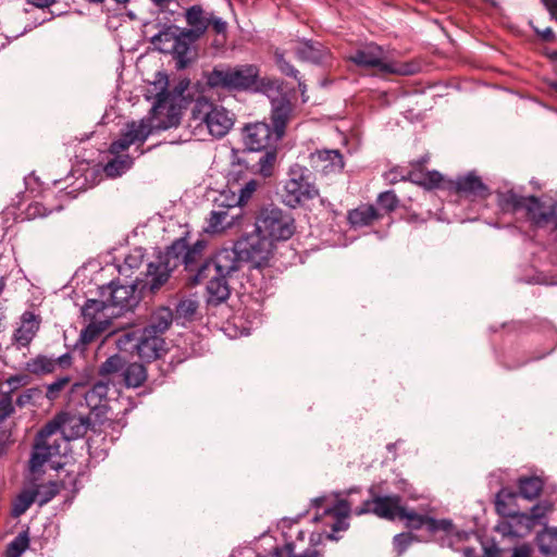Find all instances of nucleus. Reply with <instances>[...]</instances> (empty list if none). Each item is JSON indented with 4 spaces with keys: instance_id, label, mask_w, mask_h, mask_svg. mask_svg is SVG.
Masks as SVG:
<instances>
[{
    "instance_id": "nucleus-1",
    "label": "nucleus",
    "mask_w": 557,
    "mask_h": 557,
    "mask_svg": "<svg viewBox=\"0 0 557 557\" xmlns=\"http://www.w3.org/2000/svg\"><path fill=\"white\" fill-rule=\"evenodd\" d=\"M91 426V419L83 414L61 412L49 421L37 434L29 467L33 472L45 462L69 451V442L86 434Z\"/></svg>"
},
{
    "instance_id": "nucleus-2",
    "label": "nucleus",
    "mask_w": 557,
    "mask_h": 557,
    "mask_svg": "<svg viewBox=\"0 0 557 557\" xmlns=\"http://www.w3.org/2000/svg\"><path fill=\"white\" fill-rule=\"evenodd\" d=\"M205 247V240L198 239L190 245L185 237L176 239L164 253H160L147 264L146 285H149L151 290L159 289L180 264L194 276L207 261L203 260Z\"/></svg>"
},
{
    "instance_id": "nucleus-3",
    "label": "nucleus",
    "mask_w": 557,
    "mask_h": 557,
    "mask_svg": "<svg viewBox=\"0 0 557 557\" xmlns=\"http://www.w3.org/2000/svg\"><path fill=\"white\" fill-rule=\"evenodd\" d=\"M153 85L157 95L149 116L127 123L123 131L134 145L144 144L153 131H165L180 123L178 109L169 102L168 76L158 73Z\"/></svg>"
},
{
    "instance_id": "nucleus-4",
    "label": "nucleus",
    "mask_w": 557,
    "mask_h": 557,
    "mask_svg": "<svg viewBox=\"0 0 557 557\" xmlns=\"http://www.w3.org/2000/svg\"><path fill=\"white\" fill-rule=\"evenodd\" d=\"M274 244L256 228L237 240L232 248L218 251V265L223 270H242L247 263L256 268L264 265L272 256Z\"/></svg>"
},
{
    "instance_id": "nucleus-5",
    "label": "nucleus",
    "mask_w": 557,
    "mask_h": 557,
    "mask_svg": "<svg viewBox=\"0 0 557 557\" xmlns=\"http://www.w3.org/2000/svg\"><path fill=\"white\" fill-rule=\"evenodd\" d=\"M518 495L506 488L500 490L496 495V509L505 517L511 519L510 522L502 523L498 530L505 535L522 536L530 532L536 524L544 523L547 513L552 511L553 505L547 500L537 503L531 508L530 512H521L512 508L507 500H512Z\"/></svg>"
},
{
    "instance_id": "nucleus-6",
    "label": "nucleus",
    "mask_w": 557,
    "mask_h": 557,
    "mask_svg": "<svg viewBox=\"0 0 557 557\" xmlns=\"http://www.w3.org/2000/svg\"><path fill=\"white\" fill-rule=\"evenodd\" d=\"M498 202L503 210L518 212L524 210L527 216L536 226H544L555 221L557 228V200L548 198L523 197L513 190L498 194Z\"/></svg>"
},
{
    "instance_id": "nucleus-7",
    "label": "nucleus",
    "mask_w": 557,
    "mask_h": 557,
    "mask_svg": "<svg viewBox=\"0 0 557 557\" xmlns=\"http://www.w3.org/2000/svg\"><path fill=\"white\" fill-rule=\"evenodd\" d=\"M234 114L224 107L200 97L190 112V121L196 128L203 127L215 138L224 137L234 125Z\"/></svg>"
},
{
    "instance_id": "nucleus-8",
    "label": "nucleus",
    "mask_w": 557,
    "mask_h": 557,
    "mask_svg": "<svg viewBox=\"0 0 557 557\" xmlns=\"http://www.w3.org/2000/svg\"><path fill=\"white\" fill-rule=\"evenodd\" d=\"M239 271L219 269L216 252L213 258L208 259L202 264L197 274L189 276V280L193 284H199L207 280V302L211 306H218L228 299L231 294L228 280Z\"/></svg>"
},
{
    "instance_id": "nucleus-9",
    "label": "nucleus",
    "mask_w": 557,
    "mask_h": 557,
    "mask_svg": "<svg viewBox=\"0 0 557 557\" xmlns=\"http://www.w3.org/2000/svg\"><path fill=\"white\" fill-rule=\"evenodd\" d=\"M348 60L360 67L375 69L381 74L412 75L419 71L417 63L391 60L384 50L375 44H369L358 49L348 57Z\"/></svg>"
},
{
    "instance_id": "nucleus-10",
    "label": "nucleus",
    "mask_w": 557,
    "mask_h": 557,
    "mask_svg": "<svg viewBox=\"0 0 557 557\" xmlns=\"http://www.w3.org/2000/svg\"><path fill=\"white\" fill-rule=\"evenodd\" d=\"M257 76L258 69L255 65L215 66L207 75V84L213 88L247 89L255 85Z\"/></svg>"
},
{
    "instance_id": "nucleus-11",
    "label": "nucleus",
    "mask_w": 557,
    "mask_h": 557,
    "mask_svg": "<svg viewBox=\"0 0 557 557\" xmlns=\"http://www.w3.org/2000/svg\"><path fill=\"white\" fill-rule=\"evenodd\" d=\"M258 232L272 239V243L287 240L295 231L293 218L276 207L264 208L256 223Z\"/></svg>"
},
{
    "instance_id": "nucleus-12",
    "label": "nucleus",
    "mask_w": 557,
    "mask_h": 557,
    "mask_svg": "<svg viewBox=\"0 0 557 557\" xmlns=\"http://www.w3.org/2000/svg\"><path fill=\"white\" fill-rule=\"evenodd\" d=\"M284 189L285 202L292 208L305 200L317 197L319 194L315 186L310 182L309 171L298 164L290 168Z\"/></svg>"
},
{
    "instance_id": "nucleus-13",
    "label": "nucleus",
    "mask_w": 557,
    "mask_h": 557,
    "mask_svg": "<svg viewBox=\"0 0 557 557\" xmlns=\"http://www.w3.org/2000/svg\"><path fill=\"white\" fill-rule=\"evenodd\" d=\"M400 503L401 498L398 495L375 496L371 500L363 502L362 506L355 510V513L360 516L373 512L380 518L395 520L399 519L400 513H404V506Z\"/></svg>"
},
{
    "instance_id": "nucleus-14",
    "label": "nucleus",
    "mask_w": 557,
    "mask_h": 557,
    "mask_svg": "<svg viewBox=\"0 0 557 557\" xmlns=\"http://www.w3.org/2000/svg\"><path fill=\"white\" fill-rule=\"evenodd\" d=\"M109 382L98 381L85 394V401L90 409V414L101 425L104 424L109 411Z\"/></svg>"
},
{
    "instance_id": "nucleus-15",
    "label": "nucleus",
    "mask_w": 557,
    "mask_h": 557,
    "mask_svg": "<svg viewBox=\"0 0 557 557\" xmlns=\"http://www.w3.org/2000/svg\"><path fill=\"white\" fill-rule=\"evenodd\" d=\"M242 214V209L232 203H224V200L215 201V209L211 211L208 219L206 231L209 233H220L225 228L232 227L237 223Z\"/></svg>"
},
{
    "instance_id": "nucleus-16",
    "label": "nucleus",
    "mask_w": 557,
    "mask_h": 557,
    "mask_svg": "<svg viewBox=\"0 0 557 557\" xmlns=\"http://www.w3.org/2000/svg\"><path fill=\"white\" fill-rule=\"evenodd\" d=\"M310 164L323 176L339 174L345 166L343 154L336 149H321L312 152Z\"/></svg>"
},
{
    "instance_id": "nucleus-17",
    "label": "nucleus",
    "mask_w": 557,
    "mask_h": 557,
    "mask_svg": "<svg viewBox=\"0 0 557 557\" xmlns=\"http://www.w3.org/2000/svg\"><path fill=\"white\" fill-rule=\"evenodd\" d=\"M298 60L313 64H326L331 59L330 50L320 41L301 39L292 46Z\"/></svg>"
},
{
    "instance_id": "nucleus-18",
    "label": "nucleus",
    "mask_w": 557,
    "mask_h": 557,
    "mask_svg": "<svg viewBox=\"0 0 557 557\" xmlns=\"http://www.w3.org/2000/svg\"><path fill=\"white\" fill-rule=\"evenodd\" d=\"M101 296L110 304L111 310L131 309L136 304L135 287L133 285H117L111 282L101 288Z\"/></svg>"
},
{
    "instance_id": "nucleus-19",
    "label": "nucleus",
    "mask_w": 557,
    "mask_h": 557,
    "mask_svg": "<svg viewBox=\"0 0 557 557\" xmlns=\"http://www.w3.org/2000/svg\"><path fill=\"white\" fill-rule=\"evenodd\" d=\"M243 140L247 149L260 151L268 148L274 140V133L265 123L258 122L245 126L243 131Z\"/></svg>"
},
{
    "instance_id": "nucleus-20",
    "label": "nucleus",
    "mask_w": 557,
    "mask_h": 557,
    "mask_svg": "<svg viewBox=\"0 0 557 557\" xmlns=\"http://www.w3.org/2000/svg\"><path fill=\"white\" fill-rule=\"evenodd\" d=\"M210 13L200 5H191L185 11V21L189 28H183V38L200 39L210 26Z\"/></svg>"
},
{
    "instance_id": "nucleus-21",
    "label": "nucleus",
    "mask_w": 557,
    "mask_h": 557,
    "mask_svg": "<svg viewBox=\"0 0 557 557\" xmlns=\"http://www.w3.org/2000/svg\"><path fill=\"white\" fill-rule=\"evenodd\" d=\"M271 120L274 126V140L282 138L285 127L293 113V104L286 95H280L271 100Z\"/></svg>"
},
{
    "instance_id": "nucleus-22",
    "label": "nucleus",
    "mask_w": 557,
    "mask_h": 557,
    "mask_svg": "<svg viewBox=\"0 0 557 557\" xmlns=\"http://www.w3.org/2000/svg\"><path fill=\"white\" fill-rule=\"evenodd\" d=\"M134 345L139 358L147 361L159 358L165 351L164 339L145 327L141 330L139 341Z\"/></svg>"
},
{
    "instance_id": "nucleus-23",
    "label": "nucleus",
    "mask_w": 557,
    "mask_h": 557,
    "mask_svg": "<svg viewBox=\"0 0 557 557\" xmlns=\"http://www.w3.org/2000/svg\"><path fill=\"white\" fill-rule=\"evenodd\" d=\"M38 329L39 322L37 321L35 314L32 312H25L22 315L21 325L14 332L13 344L16 345L17 348L27 347L35 337Z\"/></svg>"
},
{
    "instance_id": "nucleus-24",
    "label": "nucleus",
    "mask_w": 557,
    "mask_h": 557,
    "mask_svg": "<svg viewBox=\"0 0 557 557\" xmlns=\"http://www.w3.org/2000/svg\"><path fill=\"white\" fill-rule=\"evenodd\" d=\"M82 314L85 321H98L106 318L111 322L114 310H111L110 304L102 297V299H88L82 308Z\"/></svg>"
},
{
    "instance_id": "nucleus-25",
    "label": "nucleus",
    "mask_w": 557,
    "mask_h": 557,
    "mask_svg": "<svg viewBox=\"0 0 557 557\" xmlns=\"http://www.w3.org/2000/svg\"><path fill=\"white\" fill-rule=\"evenodd\" d=\"M456 188L459 193L469 196L485 197L487 195L486 186L482 183L481 178L473 173L459 177L456 181Z\"/></svg>"
},
{
    "instance_id": "nucleus-26",
    "label": "nucleus",
    "mask_w": 557,
    "mask_h": 557,
    "mask_svg": "<svg viewBox=\"0 0 557 557\" xmlns=\"http://www.w3.org/2000/svg\"><path fill=\"white\" fill-rule=\"evenodd\" d=\"M380 219L379 211L371 205H363L348 213V220L354 226H366Z\"/></svg>"
},
{
    "instance_id": "nucleus-27",
    "label": "nucleus",
    "mask_w": 557,
    "mask_h": 557,
    "mask_svg": "<svg viewBox=\"0 0 557 557\" xmlns=\"http://www.w3.org/2000/svg\"><path fill=\"white\" fill-rule=\"evenodd\" d=\"M122 376L126 387L136 388L146 381L147 370L141 363L133 362L124 366Z\"/></svg>"
},
{
    "instance_id": "nucleus-28",
    "label": "nucleus",
    "mask_w": 557,
    "mask_h": 557,
    "mask_svg": "<svg viewBox=\"0 0 557 557\" xmlns=\"http://www.w3.org/2000/svg\"><path fill=\"white\" fill-rule=\"evenodd\" d=\"M101 321H85L87 325L82 330L79 335V341L84 345H88L95 342L103 332H106L111 322L106 320V318L101 317Z\"/></svg>"
},
{
    "instance_id": "nucleus-29",
    "label": "nucleus",
    "mask_w": 557,
    "mask_h": 557,
    "mask_svg": "<svg viewBox=\"0 0 557 557\" xmlns=\"http://www.w3.org/2000/svg\"><path fill=\"white\" fill-rule=\"evenodd\" d=\"M144 261L143 248H135L125 256L123 262L117 265V271L121 275L131 277L135 270H138Z\"/></svg>"
},
{
    "instance_id": "nucleus-30",
    "label": "nucleus",
    "mask_w": 557,
    "mask_h": 557,
    "mask_svg": "<svg viewBox=\"0 0 557 557\" xmlns=\"http://www.w3.org/2000/svg\"><path fill=\"white\" fill-rule=\"evenodd\" d=\"M518 485L519 495L532 500L540 495L543 488V481L537 476H523L519 479Z\"/></svg>"
},
{
    "instance_id": "nucleus-31",
    "label": "nucleus",
    "mask_w": 557,
    "mask_h": 557,
    "mask_svg": "<svg viewBox=\"0 0 557 557\" xmlns=\"http://www.w3.org/2000/svg\"><path fill=\"white\" fill-rule=\"evenodd\" d=\"M172 319V312L168 308H161L153 313L150 324L145 329L161 336L170 327Z\"/></svg>"
},
{
    "instance_id": "nucleus-32",
    "label": "nucleus",
    "mask_w": 557,
    "mask_h": 557,
    "mask_svg": "<svg viewBox=\"0 0 557 557\" xmlns=\"http://www.w3.org/2000/svg\"><path fill=\"white\" fill-rule=\"evenodd\" d=\"M140 333L139 329H127L114 333L116 347L123 351H135L134 344L139 341Z\"/></svg>"
},
{
    "instance_id": "nucleus-33",
    "label": "nucleus",
    "mask_w": 557,
    "mask_h": 557,
    "mask_svg": "<svg viewBox=\"0 0 557 557\" xmlns=\"http://www.w3.org/2000/svg\"><path fill=\"white\" fill-rule=\"evenodd\" d=\"M540 552L543 555L557 554V529H545L536 537Z\"/></svg>"
},
{
    "instance_id": "nucleus-34",
    "label": "nucleus",
    "mask_w": 557,
    "mask_h": 557,
    "mask_svg": "<svg viewBox=\"0 0 557 557\" xmlns=\"http://www.w3.org/2000/svg\"><path fill=\"white\" fill-rule=\"evenodd\" d=\"M255 557H308V548L297 550V545L295 543H286L282 547H273L269 553H257L255 554Z\"/></svg>"
},
{
    "instance_id": "nucleus-35",
    "label": "nucleus",
    "mask_w": 557,
    "mask_h": 557,
    "mask_svg": "<svg viewBox=\"0 0 557 557\" xmlns=\"http://www.w3.org/2000/svg\"><path fill=\"white\" fill-rule=\"evenodd\" d=\"M37 498V493L33 490L22 491L13 502L12 516L17 518L25 513Z\"/></svg>"
},
{
    "instance_id": "nucleus-36",
    "label": "nucleus",
    "mask_w": 557,
    "mask_h": 557,
    "mask_svg": "<svg viewBox=\"0 0 557 557\" xmlns=\"http://www.w3.org/2000/svg\"><path fill=\"white\" fill-rule=\"evenodd\" d=\"M57 361L46 356H37L26 363V370L34 374H48L54 371Z\"/></svg>"
},
{
    "instance_id": "nucleus-37",
    "label": "nucleus",
    "mask_w": 557,
    "mask_h": 557,
    "mask_svg": "<svg viewBox=\"0 0 557 557\" xmlns=\"http://www.w3.org/2000/svg\"><path fill=\"white\" fill-rule=\"evenodd\" d=\"M133 161L128 156L116 157L104 166V172L109 177H116L125 173Z\"/></svg>"
},
{
    "instance_id": "nucleus-38",
    "label": "nucleus",
    "mask_w": 557,
    "mask_h": 557,
    "mask_svg": "<svg viewBox=\"0 0 557 557\" xmlns=\"http://www.w3.org/2000/svg\"><path fill=\"white\" fill-rule=\"evenodd\" d=\"M29 545L27 532H22L8 544L7 557H21Z\"/></svg>"
},
{
    "instance_id": "nucleus-39",
    "label": "nucleus",
    "mask_w": 557,
    "mask_h": 557,
    "mask_svg": "<svg viewBox=\"0 0 557 557\" xmlns=\"http://www.w3.org/2000/svg\"><path fill=\"white\" fill-rule=\"evenodd\" d=\"M60 490L61 484L58 482H49L34 490L37 493L39 506H44L45 504L49 503L59 494Z\"/></svg>"
},
{
    "instance_id": "nucleus-40",
    "label": "nucleus",
    "mask_w": 557,
    "mask_h": 557,
    "mask_svg": "<svg viewBox=\"0 0 557 557\" xmlns=\"http://www.w3.org/2000/svg\"><path fill=\"white\" fill-rule=\"evenodd\" d=\"M124 366V359L120 355H113L101 363L99 367V374L104 376L117 373L119 371L123 372Z\"/></svg>"
},
{
    "instance_id": "nucleus-41",
    "label": "nucleus",
    "mask_w": 557,
    "mask_h": 557,
    "mask_svg": "<svg viewBox=\"0 0 557 557\" xmlns=\"http://www.w3.org/2000/svg\"><path fill=\"white\" fill-rule=\"evenodd\" d=\"M71 376L63 375L47 385L46 397L49 400H55L60 397L61 392L70 384Z\"/></svg>"
},
{
    "instance_id": "nucleus-42",
    "label": "nucleus",
    "mask_w": 557,
    "mask_h": 557,
    "mask_svg": "<svg viewBox=\"0 0 557 557\" xmlns=\"http://www.w3.org/2000/svg\"><path fill=\"white\" fill-rule=\"evenodd\" d=\"M41 397L42 391L39 387H30L18 395V397L16 398V405L18 407L34 405L38 403Z\"/></svg>"
},
{
    "instance_id": "nucleus-43",
    "label": "nucleus",
    "mask_w": 557,
    "mask_h": 557,
    "mask_svg": "<svg viewBox=\"0 0 557 557\" xmlns=\"http://www.w3.org/2000/svg\"><path fill=\"white\" fill-rule=\"evenodd\" d=\"M258 183L255 180H251L245 184L244 187L240 188L239 195L237 198L233 195V206H237V208H240L247 203V201L251 198L253 193L257 190Z\"/></svg>"
},
{
    "instance_id": "nucleus-44",
    "label": "nucleus",
    "mask_w": 557,
    "mask_h": 557,
    "mask_svg": "<svg viewBox=\"0 0 557 557\" xmlns=\"http://www.w3.org/2000/svg\"><path fill=\"white\" fill-rule=\"evenodd\" d=\"M399 519H406L407 525L411 529H420L422 527L428 529V521L430 517L418 515L414 511H408L404 507V513H400Z\"/></svg>"
},
{
    "instance_id": "nucleus-45",
    "label": "nucleus",
    "mask_w": 557,
    "mask_h": 557,
    "mask_svg": "<svg viewBox=\"0 0 557 557\" xmlns=\"http://www.w3.org/2000/svg\"><path fill=\"white\" fill-rule=\"evenodd\" d=\"M198 309V301L194 299H183L176 306V313L181 318L190 319Z\"/></svg>"
},
{
    "instance_id": "nucleus-46",
    "label": "nucleus",
    "mask_w": 557,
    "mask_h": 557,
    "mask_svg": "<svg viewBox=\"0 0 557 557\" xmlns=\"http://www.w3.org/2000/svg\"><path fill=\"white\" fill-rule=\"evenodd\" d=\"M377 203L386 212H392L398 207V198L394 191L387 190L379 195Z\"/></svg>"
},
{
    "instance_id": "nucleus-47",
    "label": "nucleus",
    "mask_w": 557,
    "mask_h": 557,
    "mask_svg": "<svg viewBox=\"0 0 557 557\" xmlns=\"http://www.w3.org/2000/svg\"><path fill=\"white\" fill-rule=\"evenodd\" d=\"M183 28H180L177 26H168L163 30L159 32L157 35H154L151 39L152 44L159 45L163 41L170 42V41H176V36L178 35V32Z\"/></svg>"
},
{
    "instance_id": "nucleus-48",
    "label": "nucleus",
    "mask_w": 557,
    "mask_h": 557,
    "mask_svg": "<svg viewBox=\"0 0 557 557\" xmlns=\"http://www.w3.org/2000/svg\"><path fill=\"white\" fill-rule=\"evenodd\" d=\"M428 531L435 533L437 531H443L447 534H450L454 531V524L449 519H441L436 520L434 518L429 519L428 521Z\"/></svg>"
},
{
    "instance_id": "nucleus-49",
    "label": "nucleus",
    "mask_w": 557,
    "mask_h": 557,
    "mask_svg": "<svg viewBox=\"0 0 557 557\" xmlns=\"http://www.w3.org/2000/svg\"><path fill=\"white\" fill-rule=\"evenodd\" d=\"M275 159L276 153L274 151H267L263 156L260 157L258 164L262 175L269 176L271 174Z\"/></svg>"
},
{
    "instance_id": "nucleus-50",
    "label": "nucleus",
    "mask_w": 557,
    "mask_h": 557,
    "mask_svg": "<svg viewBox=\"0 0 557 557\" xmlns=\"http://www.w3.org/2000/svg\"><path fill=\"white\" fill-rule=\"evenodd\" d=\"M350 512V506L346 500H338L333 507L325 508L324 513L333 515L337 518H347Z\"/></svg>"
},
{
    "instance_id": "nucleus-51",
    "label": "nucleus",
    "mask_w": 557,
    "mask_h": 557,
    "mask_svg": "<svg viewBox=\"0 0 557 557\" xmlns=\"http://www.w3.org/2000/svg\"><path fill=\"white\" fill-rule=\"evenodd\" d=\"M413 536L410 533H400L394 536V547L398 555H401L412 543Z\"/></svg>"
},
{
    "instance_id": "nucleus-52",
    "label": "nucleus",
    "mask_w": 557,
    "mask_h": 557,
    "mask_svg": "<svg viewBox=\"0 0 557 557\" xmlns=\"http://www.w3.org/2000/svg\"><path fill=\"white\" fill-rule=\"evenodd\" d=\"M275 61L280 71L283 74L297 78L298 71L289 62L285 60L284 54L282 52H275Z\"/></svg>"
},
{
    "instance_id": "nucleus-53",
    "label": "nucleus",
    "mask_w": 557,
    "mask_h": 557,
    "mask_svg": "<svg viewBox=\"0 0 557 557\" xmlns=\"http://www.w3.org/2000/svg\"><path fill=\"white\" fill-rule=\"evenodd\" d=\"M198 39H188L183 38V29L178 32V35L176 36V41L173 42L172 48L178 55H184L188 49L189 45L197 41Z\"/></svg>"
},
{
    "instance_id": "nucleus-54",
    "label": "nucleus",
    "mask_w": 557,
    "mask_h": 557,
    "mask_svg": "<svg viewBox=\"0 0 557 557\" xmlns=\"http://www.w3.org/2000/svg\"><path fill=\"white\" fill-rule=\"evenodd\" d=\"M133 144V140L128 139L125 134H121L120 138L114 140L110 146V152L119 154L122 151L127 150Z\"/></svg>"
},
{
    "instance_id": "nucleus-55",
    "label": "nucleus",
    "mask_w": 557,
    "mask_h": 557,
    "mask_svg": "<svg viewBox=\"0 0 557 557\" xmlns=\"http://www.w3.org/2000/svg\"><path fill=\"white\" fill-rule=\"evenodd\" d=\"M14 411L12 398L10 394H5L0 398V422L4 421Z\"/></svg>"
},
{
    "instance_id": "nucleus-56",
    "label": "nucleus",
    "mask_w": 557,
    "mask_h": 557,
    "mask_svg": "<svg viewBox=\"0 0 557 557\" xmlns=\"http://www.w3.org/2000/svg\"><path fill=\"white\" fill-rule=\"evenodd\" d=\"M442 174L438 173L437 171H432V172H429L423 181L421 182V184L428 188H434V187H437L440 185V183L442 182Z\"/></svg>"
},
{
    "instance_id": "nucleus-57",
    "label": "nucleus",
    "mask_w": 557,
    "mask_h": 557,
    "mask_svg": "<svg viewBox=\"0 0 557 557\" xmlns=\"http://www.w3.org/2000/svg\"><path fill=\"white\" fill-rule=\"evenodd\" d=\"M28 376L25 374L14 375L7 380V384L10 387V393L18 388L20 386H25L28 384Z\"/></svg>"
},
{
    "instance_id": "nucleus-58",
    "label": "nucleus",
    "mask_w": 557,
    "mask_h": 557,
    "mask_svg": "<svg viewBox=\"0 0 557 557\" xmlns=\"http://www.w3.org/2000/svg\"><path fill=\"white\" fill-rule=\"evenodd\" d=\"M210 26H212V29L216 34H225L227 29V23L213 14V12L210 13Z\"/></svg>"
},
{
    "instance_id": "nucleus-59",
    "label": "nucleus",
    "mask_w": 557,
    "mask_h": 557,
    "mask_svg": "<svg viewBox=\"0 0 557 557\" xmlns=\"http://www.w3.org/2000/svg\"><path fill=\"white\" fill-rule=\"evenodd\" d=\"M544 7L549 12L552 18L557 21V0H541Z\"/></svg>"
},
{
    "instance_id": "nucleus-60",
    "label": "nucleus",
    "mask_w": 557,
    "mask_h": 557,
    "mask_svg": "<svg viewBox=\"0 0 557 557\" xmlns=\"http://www.w3.org/2000/svg\"><path fill=\"white\" fill-rule=\"evenodd\" d=\"M511 557H532L531 549L527 545L515 547Z\"/></svg>"
},
{
    "instance_id": "nucleus-61",
    "label": "nucleus",
    "mask_w": 557,
    "mask_h": 557,
    "mask_svg": "<svg viewBox=\"0 0 557 557\" xmlns=\"http://www.w3.org/2000/svg\"><path fill=\"white\" fill-rule=\"evenodd\" d=\"M536 34L545 41H552L555 37L554 30L550 27H546L545 29H539L534 27Z\"/></svg>"
},
{
    "instance_id": "nucleus-62",
    "label": "nucleus",
    "mask_w": 557,
    "mask_h": 557,
    "mask_svg": "<svg viewBox=\"0 0 557 557\" xmlns=\"http://www.w3.org/2000/svg\"><path fill=\"white\" fill-rule=\"evenodd\" d=\"M484 557H502V550L495 545L484 547Z\"/></svg>"
},
{
    "instance_id": "nucleus-63",
    "label": "nucleus",
    "mask_w": 557,
    "mask_h": 557,
    "mask_svg": "<svg viewBox=\"0 0 557 557\" xmlns=\"http://www.w3.org/2000/svg\"><path fill=\"white\" fill-rule=\"evenodd\" d=\"M484 557H502V550L495 545L484 547Z\"/></svg>"
},
{
    "instance_id": "nucleus-64",
    "label": "nucleus",
    "mask_w": 557,
    "mask_h": 557,
    "mask_svg": "<svg viewBox=\"0 0 557 557\" xmlns=\"http://www.w3.org/2000/svg\"><path fill=\"white\" fill-rule=\"evenodd\" d=\"M72 357L69 354H64L58 359H54L57 361V364H60L62 367L69 366L71 362Z\"/></svg>"
}]
</instances>
